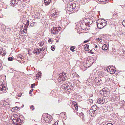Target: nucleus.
Segmentation results:
<instances>
[{"mask_svg":"<svg viewBox=\"0 0 125 125\" xmlns=\"http://www.w3.org/2000/svg\"><path fill=\"white\" fill-rule=\"evenodd\" d=\"M76 6V4L75 3L72 2H70L67 4L66 8V9L69 11H73V10H74V11L73 12H74L77 11V9H75Z\"/></svg>","mask_w":125,"mask_h":125,"instance_id":"nucleus-1","label":"nucleus"},{"mask_svg":"<svg viewBox=\"0 0 125 125\" xmlns=\"http://www.w3.org/2000/svg\"><path fill=\"white\" fill-rule=\"evenodd\" d=\"M100 93L103 96H108L109 93V90L107 87H105L100 91Z\"/></svg>","mask_w":125,"mask_h":125,"instance_id":"nucleus-2","label":"nucleus"},{"mask_svg":"<svg viewBox=\"0 0 125 125\" xmlns=\"http://www.w3.org/2000/svg\"><path fill=\"white\" fill-rule=\"evenodd\" d=\"M58 80L59 82H60L62 81H65L66 78L65 73L64 72L61 73L59 75Z\"/></svg>","mask_w":125,"mask_h":125,"instance_id":"nucleus-3","label":"nucleus"},{"mask_svg":"<svg viewBox=\"0 0 125 125\" xmlns=\"http://www.w3.org/2000/svg\"><path fill=\"white\" fill-rule=\"evenodd\" d=\"M22 122V121L20 118L16 117H14L12 120L13 123L16 125H21Z\"/></svg>","mask_w":125,"mask_h":125,"instance_id":"nucleus-4","label":"nucleus"},{"mask_svg":"<svg viewBox=\"0 0 125 125\" xmlns=\"http://www.w3.org/2000/svg\"><path fill=\"white\" fill-rule=\"evenodd\" d=\"M106 70L111 74L114 73L115 72V67H114L113 66H108Z\"/></svg>","mask_w":125,"mask_h":125,"instance_id":"nucleus-5","label":"nucleus"},{"mask_svg":"<svg viewBox=\"0 0 125 125\" xmlns=\"http://www.w3.org/2000/svg\"><path fill=\"white\" fill-rule=\"evenodd\" d=\"M4 84L2 83L1 85L0 84V94L6 93L7 92V89L4 85Z\"/></svg>","mask_w":125,"mask_h":125,"instance_id":"nucleus-6","label":"nucleus"},{"mask_svg":"<svg viewBox=\"0 0 125 125\" xmlns=\"http://www.w3.org/2000/svg\"><path fill=\"white\" fill-rule=\"evenodd\" d=\"M61 28L59 26L58 27H53V29H52L51 32L52 33L57 34L58 33L59 31L61 30Z\"/></svg>","mask_w":125,"mask_h":125,"instance_id":"nucleus-7","label":"nucleus"},{"mask_svg":"<svg viewBox=\"0 0 125 125\" xmlns=\"http://www.w3.org/2000/svg\"><path fill=\"white\" fill-rule=\"evenodd\" d=\"M84 21L85 23V25H88L89 27L90 26L89 24H91L93 22V21L89 18L85 19L84 20Z\"/></svg>","mask_w":125,"mask_h":125,"instance_id":"nucleus-8","label":"nucleus"},{"mask_svg":"<svg viewBox=\"0 0 125 125\" xmlns=\"http://www.w3.org/2000/svg\"><path fill=\"white\" fill-rule=\"evenodd\" d=\"M94 107L97 108V107L96 105H94L92 107L93 108L90 109L89 111V114L92 117H93L95 113L96 112V109L95 108L94 109Z\"/></svg>","mask_w":125,"mask_h":125,"instance_id":"nucleus-9","label":"nucleus"},{"mask_svg":"<svg viewBox=\"0 0 125 125\" xmlns=\"http://www.w3.org/2000/svg\"><path fill=\"white\" fill-rule=\"evenodd\" d=\"M42 118L47 123H48L51 121L50 117L48 115H43Z\"/></svg>","mask_w":125,"mask_h":125,"instance_id":"nucleus-10","label":"nucleus"},{"mask_svg":"<svg viewBox=\"0 0 125 125\" xmlns=\"http://www.w3.org/2000/svg\"><path fill=\"white\" fill-rule=\"evenodd\" d=\"M18 0H11L10 5L13 7H15L17 5V4L18 3Z\"/></svg>","mask_w":125,"mask_h":125,"instance_id":"nucleus-11","label":"nucleus"},{"mask_svg":"<svg viewBox=\"0 0 125 125\" xmlns=\"http://www.w3.org/2000/svg\"><path fill=\"white\" fill-rule=\"evenodd\" d=\"M67 86L65 89V91H70L71 90V88L72 87V85L69 83H67Z\"/></svg>","mask_w":125,"mask_h":125,"instance_id":"nucleus-12","label":"nucleus"},{"mask_svg":"<svg viewBox=\"0 0 125 125\" xmlns=\"http://www.w3.org/2000/svg\"><path fill=\"white\" fill-rule=\"evenodd\" d=\"M105 102V99L103 98H99L97 101V103L100 104H104Z\"/></svg>","mask_w":125,"mask_h":125,"instance_id":"nucleus-13","label":"nucleus"},{"mask_svg":"<svg viewBox=\"0 0 125 125\" xmlns=\"http://www.w3.org/2000/svg\"><path fill=\"white\" fill-rule=\"evenodd\" d=\"M99 21V20L97 21V26L98 28L99 29H101L103 28V23L101 22L100 23H99L98 21Z\"/></svg>","mask_w":125,"mask_h":125,"instance_id":"nucleus-14","label":"nucleus"},{"mask_svg":"<svg viewBox=\"0 0 125 125\" xmlns=\"http://www.w3.org/2000/svg\"><path fill=\"white\" fill-rule=\"evenodd\" d=\"M80 26H81V28L83 30H84L85 29L87 28V27H86V26L87 25H85V23H84H84L83 24L81 23Z\"/></svg>","mask_w":125,"mask_h":125,"instance_id":"nucleus-15","label":"nucleus"},{"mask_svg":"<svg viewBox=\"0 0 125 125\" xmlns=\"http://www.w3.org/2000/svg\"><path fill=\"white\" fill-rule=\"evenodd\" d=\"M101 22L103 23V28L106 25V22L107 21L105 20L102 19Z\"/></svg>","mask_w":125,"mask_h":125,"instance_id":"nucleus-16","label":"nucleus"},{"mask_svg":"<svg viewBox=\"0 0 125 125\" xmlns=\"http://www.w3.org/2000/svg\"><path fill=\"white\" fill-rule=\"evenodd\" d=\"M108 48L107 46L105 44H104L102 47V49L104 50H106Z\"/></svg>","mask_w":125,"mask_h":125,"instance_id":"nucleus-17","label":"nucleus"},{"mask_svg":"<svg viewBox=\"0 0 125 125\" xmlns=\"http://www.w3.org/2000/svg\"><path fill=\"white\" fill-rule=\"evenodd\" d=\"M51 0H45V3L46 5H47L49 4Z\"/></svg>","mask_w":125,"mask_h":125,"instance_id":"nucleus-18","label":"nucleus"},{"mask_svg":"<svg viewBox=\"0 0 125 125\" xmlns=\"http://www.w3.org/2000/svg\"><path fill=\"white\" fill-rule=\"evenodd\" d=\"M84 49L85 51H88L89 50V46L88 45L85 44L84 46Z\"/></svg>","mask_w":125,"mask_h":125,"instance_id":"nucleus-19","label":"nucleus"},{"mask_svg":"<svg viewBox=\"0 0 125 125\" xmlns=\"http://www.w3.org/2000/svg\"><path fill=\"white\" fill-rule=\"evenodd\" d=\"M67 83L65 84H63L61 86V87L63 89H64V90H65V89L67 87Z\"/></svg>","mask_w":125,"mask_h":125,"instance_id":"nucleus-20","label":"nucleus"},{"mask_svg":"<svg viewBox=\"0 0 125 125\" xmlns=\"http://www.w3.org/2000/svg\"><path fill=\"white\" fill-rule=\"evenodd\" d=\"M57 14L56 13H53L51 15V17H54L55 18H56L57 17Z\"/></svg>","mask_w":125,"mask_h":125,"instance_id":"nucleus-21","label":"nucleus"},{"mask_svg":"<svg viewBox=\"0 0 125 125\" xmlns=\"http://www.w3.org/2000/svg\"><path fill=\"white\" fill-rule=\"evenodd\" d=\"M36 24L37 23L36 22H33L30 24V26L31 27H33L36 26Z\"/></svg>","mask_w":125,"mask_h":125,"instance_id":"nucleus-22","label":"nucleus"},{"mask_svg":"<svg viewBox=\"0 0 125 125\" xmlns=\"http://www.w3.org/2000/svg\"><path fill=\"white\" fill-rule=\"evenodd\" d=\"M75 46H71L70 48V50L72 52H74V49H75Z\"/></svg>","mask_w":125,"mask_h":125,"instance_id":"nucleus-23","label":"nucleus"},{"mask_svg":"<svg viewBox=\"0 0 125 125\" xmlns=\"http://www.w3.org/2000/svg\"><path fill=\"white\" fill-rule=\"evenodd\" d=\"M118 16V13L116 12H114L113 14V17H115Z\"/></svg>","mask_w":125,"mask_h":125,"instance_id":"nucleus-24","label":"nucleus"},{"mask_svg":"<svg viewBox=\"0 0 125 125\" xmlns=\"http://www.w3.org/2000/svg\"><path fill=\"white\" fill-rule=\"evenodd\" d=\"M40 46H42L44 44V42H40L39 43Z\"/></svg>","mask_w":125,"mask_h":125,"instance_id":"nucleus-25","label":"nucleus"},{"mask_svg":"<svg viewBox=\"0 0 125 125\" xmlns=\"http://www.w3.org/2000/svg\"><path fill=\"white\" fill-rule=\"evenodd\" d=\"M39 14L38 13H36L34 15V16L35 18H37L39 15Z\"/></svg>","mask_w":125,"mask_h":125,"instance_id":"nucleus-26","label":"nucleus"},{"mask_svg":"<svg viewBox=\"0 0 125 125\" xmlns=\"http://www.w3.org/2000/svg\"><path fill=\"white\" fill-rule=\"evenodd\" d=\"M55 46L54 45L52 46L51 47V50H52L53 51H54L55 50Z\"/></svg>","mask_w":125,"mask_h":125,"instance_id":"nucleus-27","label":"nucleus"},{"mask_svg":"<svg viewBox=\"0 0 125 125\" xmlns=\"http://www.w3.org/2000/svg\"><path fill=\"white\" fill-rule=\"evenodd\" d=\"M29 21H28L26 23L25 25V26H27L26 27H25L27 28L28 26L29 25Z\"/></svg>","mask_w":125,"mask_h":125,"instance_id":"nucleus-28","label":"nucleus"},{"mask_svg":"<svg viewBox=\"0 0 125 125\" xmlns=\"http://www.w3.org/2000/svg\"><path fill=\"white\" fill-rule=\"evenodd\" d=\"M33 52L34 53L38 54V53H37V51H36V49L35 50L33 51Z\"/></svg>","mask_w":125,"mask_h":125,"instance_id":"nucleus-29","label":"nucleus"},{"mask_svg":"<svg viewBox=\"0 0 125 125\" xmlns=\"http://www.w3.org/2000/svg\"><path fill=\"white\" fill-rule=\"evenodd\" d=\"M13 58L12 57H9L8 58V60L9 61H11L12 60Z\"/></svg>","mask_w":125,"mask_h":125,"instance_id":"nucleus-30","label":"nucleus"},{"mask_svg":"<svg viewBox=\"0 0 125 125\" xmlns=\"http://www.w3.org/2000/svg\"><path fill=\"white\" fill-rule=\"evenodd\" d=\"M36 49V51H37V53H38L39 54V53H41V52H40V49Z\"/></svg>","mask_w":125,"mask_h":125,"instance_id":"nucleus-31","label":"nucleus"},{"mask_svg":"<svg viewBox=\"0 0 125 125\" xmlns=\"http://www.w3.org/2000/svg\"><path fill=\"white\" fill-rule=\"evenodd\" d=\"M122 23L123 25L125 27V20H124L122 22Z\"/></svg>","mask_w":125,"mask_h":125,"instance_id":"nucleus-32","label":"nucleus"},{"mask_svg":"<svg viewBox=\"0 0 125 125\" xmlns=\"http://www.w3.org/2000/svg\"><path fill=\"white\" fill-rule=\"evenodd\" d=\"M25 27V26L24 28V32L25 33H26V32L27 28Z\"/></svg>","mask_w":125,"mask_h":125,"instance_id":"nucleus-33","label":"nucleus"},{"mask_svg":"<svg viewBox=\"0 0 125 125\" xmlns=\"http://www.w3.org/2000/svg\"><path fill=\"white\" fill-rule=\"evenodd\" d=\"M74 107H75V109L77 110H78V107L77 106V105H75V104L74 105Z\"/></svg>","mask_w":125,"mask_h":125,"instance_id":"nucleus-34","label":"nucleus"},{"mask_svg":"<svg viewBox=\"0 0 125 125\" xmlns=\"http://www.w3.org/2000/svg\"><path fill=\"white\" fill-rule=\"evenodd\" d=\"M96 40L98 42H101L102 40L101 39L100 40V39L99 38H96Z\"/></svg>","mask_w":125,"mask_h":125,"instance_id":"nucleus-35","label":"nucleus"},{"mask_svg":"<svg viewBox=\"0 0 125 125\" xmlns=\"http://www.w3.org/2000/svg\"><path fill=\"white\" fill-rule=\"evenodd\" d=\"M30 108L32 110H34V106L33 105H32L30 107Z\"/></svg>","mask_w":125,"mask_h":125,"instance_id":"nucleus-36","label":"nucleus"},{"mask_svg":"<svg viewBox=\"0 0 125 125\" xmlns=\"http://www.w3.org/2000/svg\"><path fill=\"white\" fill-rule=\"evenodd\" d=\"M35 84L34 83L32 84L31 86V88H32L35 85Z\"/></svg>","mask_w":125,"mask_h":125,"instance_id":"nucleus-37","label":"nucleus"},{"mask_svg":"<svg viewBox=\"0 0 125 125\" xmlns=\"http://www.w3.org/2000/svg\"><path fill=\"white\" fill-rule=\"evenodd\" d=\"M45 49L43 48H42L40 49V52H41L42 51H44Z\"/></svg>","mask_w":125,"mask_h":125,"instance_id":"nucleus-38","label":"nucleus"},{"mask_svg":"<svg viewBox=\"0 0 125 125\" xmlns=\"http://www.w3.org/2000/svg\"><path fill=\"white\" fill-rule=\"evenodd\" d=\"M70 0H63V2H64L66 3L67 2H68Z\"/></svg>","mask_w":125,"mask_h":125,"instance_id":"nucleus-39","label":"nucleus"},{"mask_svg":"<svg viewBox=\"0 0 125 125\" xmlns=\"http://www.w3.org/2000/svg\"><path fill=\"white\" fill-rule=\"evenodd\" d=\"M89 41V40H86L85 41H84V42H83L84 43H85L86 42H88Z\"/></svg>","mask_w":125,"mask_h":125,"instance_id":"nucleus-40","label":"nucleus"},{"mask_svg":"<svg viewBox=\"0 0 125 125\" xmlns=\"http://www.w3.org/2000/svg\"><path fill=\"white\" fill-rule=\"evenodd\" d=\"M33 89H31L29 92V94H30L31 93V92H33Z\"/></svg>","mask_w":125,"mask_h":125,"instance_id":"nucleus-41","label":"nucleus"},{"mask_svg":"<svg viewBox=\"0 0 125 125\" xmlns=\"http://www.w3.org/2000/svg\"><path fill=\"white\" fill-rule=\"evenodd\" d=\"M58 125V123L57 122H55L54 124V125Z\"/></svg>","mask_w":125,"mask_h":125,"instance_id":"nucleus-42","label":"nucleus"},{"mask_svg":"<svg viewBox=\"0 0 125 125\" xmlns=\"http://www.w3.org/2000/svg\"><path fill=\"white\" fill-rule=\"evenodd\" d=\"M52 40H51L50 39H49V40H48V42H52Z\"/></svg>","mask_w":125,"mask_h":125,"instance_id":"nucleus-43","label":"nucleus"},{"mask_svg":"<svg viewBox=\"0 0 125 125\" xmlns=\"http://www.w3.org/2000/svg\"><path fill=\"white\" fill-rule=\"evenodd\" d=\"M121 102H122V104H124L125 103V101L124 100H122V101H121Z\"/></svg>","mask_w":125,"mask_h":125,"instance_id":"nucleus-44","label":"nucleus"},{"mask_svg":"<svg viewBox=\"0 0 125 125\" xmlns=\"http://www.w3.org/2000/svg\"><path fill=\"white\" fill-rule=\"evenodd\" d=\"M18 57H19V58H22V57H21V55H18Z\"/></svg>","mask_w":125,"mask_h":125,"instance_id":"nucleus-45","label":"nucleus"},{"mask_svg":"<svg viewBox=\"0 0 125 125\" xmlns=\"http://www.w3.org/2000/svg\"><path fill=\"white\" fill-rule=\"evenodd\" d=\"M18 1H25L26 0H18Z\"/></svg>","mask_w":125,"mask_h":125,"instance_id":"nucleus-46","label":"nucleus"},{"mask_svg":"<svg viewBox=\"0 0 125 125\" xmlns=\"http://www.w3.org/2000/svg\"><path fill=\"white\" fill-rule=\"evenodd\" d=\"M95 48H96L97 47V45H96L95 47Z\"/></svg>","mask_w":125,"mask_h":125,"instance_id":"nucleus-47","label":"nucleus"},{"mask_svg":"<svg viewBox=\"0 0 125 125\" xmlns=\"http://www.w3.org/2000/svg\"><path fill=\"white\" fill-rule=\"evenodd\" d=\"M18 108V107H17V106L15 107V109H16V108Z\"/></svg>","mask_w":125,"mask_h":125,"instance_id":"nucleus-48","label":"nucleus"},{"mask_svg":"<svg viewBox=\"0 0 125 125\" xmlns=\"http://www.w3.org/2000/svg\"><path fill=\"white\" fill-rule=\"evenodd\" d=\"M76 76H78L77 75H75V77Z\"/></svg>","mask_w":125,"mask_h":125,"instance_id":"nucleus-49","label":"nucleus"},{"mask_svg":"<svg viewBox=\"0 0 125 125\" xmlns=\"http://www.w3.org/2000/svg\"><path fill=\"white\" fill-rule=\"evenodd\" d=\"M1 49V48H0V51Z\"/></svg>","mask_w":125,"mask_h":125,"instance_id":"nucleus-50","label":"nucleus"},{"mask_svg":"<svg viewBox=\"0 0 125 125\" xmlns=\"http://www.w3.org/2000/svg\"><path fill=\"white\" fill-rule=\"evenodd\" d=\"M75 103V104H76V103H75H75H74V104Z\"/></svg>","mask_w":125,"mask_h":125,"instance_id":"nucleus-51","label":"nucleus"},{"mask_svg":"<svg viewBox=\"0 0 125 125\" xmlns=\"http://www.w3.org/2000/svg\"><path fill=\"white\" fill-rule=\"evenodd\" d=\"M40 74H39V76H40Z\"/></svg>","mask_w":125,"mask_h":125,"instance_id":"nucleus-52","label":"nucleus"},{"mask_svg":"<svg viewBox=\"0 0 125 125\" xmlns=\"http://www.w3.org/2000/svg\"><path fill=\"white\" fill-rule=\"evenodd\" d=\"M39 73H40V72H39Z\"/></svg>","mask_w":125,"mask_h":125,"instance_id":"nucleus-53","label":"nucleus"}]
</instances>
